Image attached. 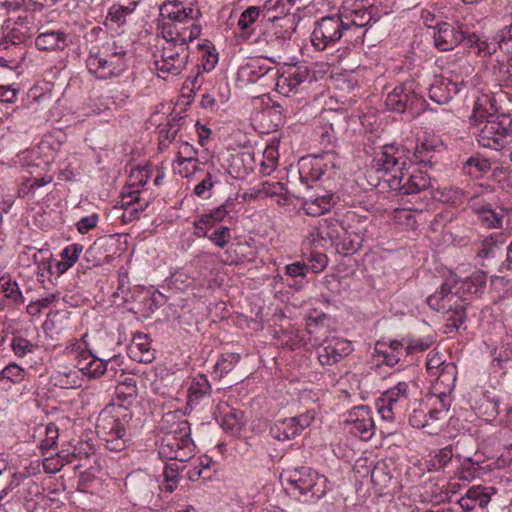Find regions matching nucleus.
I'll return each mask as SVG.
<instances>
[{
  "instance_id": "obj_1",
  "label": "nucleus",
  "mask_w": 512,
  "mask_h": 512,
  "mask_svg": "<svg viewBox=\"0 0 512 512\" xmlns=\"http://www.w3.org/2000/svg\"><path fill=\"white\" fill-rule=\"evenodd\" d=\"M496 98H477L470 120L485 125L478 134V143L484 148L500 150L510 142L512 118L509 114L498 113Z\"/></svg>"
},
{
  "instance_id": "obj_2",
  "label": "nucleus",
  "mask_w": 512,
  "mask_h": 512,
  "mask_svg": "<svg viewBox=\"0 0 512 512\" xmlns=\"http://www.w3.org/2000/svg\"><path fill=\"white\" fill-rule=\"evenodd\" d=\"M201 15L198 8L184 6L182 2H164L160 6V16L167 19L162 24L164 39L187 44L198 38L201 27L196 22Z\"/></svg>"
},
{
  "instance_id": "obj_3",
  "label": "nucleus",
  "mask_w": 512,
  "mask_h": 512,
  "mask_svg": "<svg viewBox=\"0 0 512 512\" xmlns=\"http://www.w3.org/2000/svg\"><path fill=\"white\" fill-rule=\"evenodd\" d=\"M126 65V50L116 41H107L90 50L86 60L88 71L99 79L118 75Z\"/></svg>"
},
{
  "instance_id": "obj_4",
  "label": "nucleus",
  "mask_w": 512,
  "mask_h": 512,
  "mask_svg": "<svg viewBox=\"0 0 512 512\" xmlns=\"http://www.w3.org/2000/svg\"><path fill=\"white\" fill-rule=\"evenodd\" d=\"M195 444L191 439V427L187 420H182L164 435L158 448L161 459L186 462L194 456Z\"/></svg>"
},
{
  "instance_id": "obj_5",
  "label": "nucleus",
  "mask_w": 512,
  "mask_h": 512,
  "mask_svg": "<svg viewBox=\"0 0 512 512\" xmlns=\"http://www.w3.org/2000/svg\"><path fill=\"white\" fill-rule=\"evenodd\" d=\"M264 10V21L259 24L263 40L271 42L289 39L295 26L292 17L285 12V3L282 0H267Z\"/></svg>"
},
{
  "instance_id": "obj_6",
  "label": "nucleus",
  "mask_w": 512,
  "mask_h": 512,
  "mask_svg": "<svg viewBox=\"0 0 512 512\" xmlns=\"http://www.w3.org/2000/svg\"><path fill=\"white\" fill-rule=\"evenodd\" d=\"M285 481L288 489L294 494L298 492L300 496L306 497L305 501L318 500L328 491V479L311 467L302 466L288 471Z\"/></svg>"
},
{
  "instance_id": "obj_7",
  "label": "nucleus",
  "mask_w": 512,
  "mask_h": 512,
  "mask_svg": "<svg viewBox=\"0 0 512 512\" xmlns=\"http://www.w3.org/2000/svg\"><path fill=\"white\" fill-rule=\"evenodd\" d=\"M342 37L351 40V35L343 17L339 14L321 18L311 34V43L319 51L338 42Z\"/></svg>"
},
{
  "instance_id": "obj_8",
  "label": "nucleus",
  "mask_w": 512,
  "mask_h": 512,
  "mask_svg": "<svg viewBox=\"0 0 512 512\" xmlns=\"http://www.w3.org/2000/svg\"><path fill=\"white\" fill-rule=\"evenodd\" d=\"M188 58L187 44L165 40L161 59L155 61V67L161 73L177 75L186 67Z\"/></svg>"
},
{
  "instance_id": "obj_9",
  "label": "nucleus",
  "mask_w": 512,
  "mask_h": 512,
  "mask_svg": "<svg viewBox=\"0 0 512 512\" xmlns=\"http://www.w3.org/2000/svg\"><path fill=\"white\" fill-rule=\"evenodd\" d=\"M258 102L254 103L252 116L255 120L266 125L268 129H277L284 124V108L282 104L273 100V98H256Z\"/></svg>"
},
{
  "instance_id": "obj_10",
  "label": "nucleus",
  "mask_w": 512,
  "mask_h": 512,
  "mask_svg": "<svg viewBox=\"0 0 512 512\" xmlns=\"http://www.w3.org/2000/svg\"><path fill=\"white\" fill-rule=\"evenodd\" d=\"M434 43L441 51H450L465 40V32L462 25L447 22L438 23L435 27Z\"/></svg>"
},
{
  "instance_id": "obj_11",
  "label": "nucleus",
  "mask_w": 512,
  "mask_h": 512,
  "mask_svg": "<svg viewBox=\"0 0 512 512\" xmlns=\"http://www.w3.org/2000/svg\"><path fill=\"white\" fill-rule=\"evenodd\" d=\"M342 231H344L342 223L337 218L329 216L318 220L309 237L312 238V243L329 241L333 245L340 239Z\"/></svg>"
},
{
  "instance_id": "obj_12",
  "label": "nucleus",
  "mask_w": 512,
  "mask_h": 512,
  "mask_svg": "<svg viewBox=\"0 0 512 512\" xmlns=\"http://www.w3.org/2000/svg\"><path fill=\"white\" fill-rule=\"evenodd\" d=\"M353 351L351 342L346 339H333L318 351V359L322 365H334Z\"/></svg>"
},
{
  "instance_id": "obj_13",
  "label": "nucleus",
  "mask_w": 512,
  "mask_h": 512,
  "mask_svg": "<svg viewBox=\"0 0 512 512\" xmlns=\"http://www.w3.org/2000/svg\"><path fill=\"white\" fill-rule=\"evenodd\" d=\"M35 38V46L41 51L64 50L69 45L68 34L62 30L42 27Z\"/></svg>"
},
{
  "instance_id": "obj_14",
  "label": "nucleus",
  "mask_w": 512,
  "mask_h": 512,
  "mask_svg": "<svg viewBox=\"0 0 512 512\" xmlns=\"http://www.w3.org/2000/svg\"><path fill=\"white\" fill-rule=\"evenodd\" d=\"M452 289L453 287L447 282H444L439 290L427 297L426 303L435 311H445L449 313V310L455 307V303H460V300H466V298L457 296Z\"/></svg>"
},
{
  "instance_id": "obj_15",
  "label": "nucleus",
  "mask_w": 512,
  "mask_h": 512,
  "mask_svg": "<svg viewBox=\"0 0 512 512\" xmlns=\"http://www.w3.org/2000/svg\"><path fill=\"white\" fill-rule=\"evenodd\" d=\"M487 275L484 271L473 272L469 277L455 282L453 288L457 296L465 298V295L481 296L486 288Z\"/></svg>"
},
{
  "instance_id": "obj_16",
  "label": "nucleus",
  "mask_w": 512,
  "mask_h": 512,
  "mask_svg": "<svg viewBox=\"0 0 512 512\" xmlns=\"http://www.w3.org/2000/svg\"><path fill=\"white\" fill-rule=\"evenodd\" d=\"M300 180L309 186V182L318 181L326 172L327 165L321 156L302 157L299 161Z\"/></svg>"
},
{
  "instance_id": "obj_17",
  "label": "nucleus",
  "mask_w": 512,
  "mask_h": 512,
  "mask_svg": "<svg viewBox=\"0 0 512 512\" xmlns=\"http://www.w3.org/2000/svg\"><path fill=\"white\" fill-rule=\"evenodd\" d=\"M96 432L104 441L122 433L127 435L123 421L116 416L101 414L97 420Z\"/></svg>"
},
{
  "instance_id": "obj_18",
  "label": "nucleus",
  "mask_w": 512,
  "mask_h": 512,
  "mask_svg": "<svg viewBox=\"0 0 512 512\" xmlns=\"http://www.w3.org/2000/svg\"><path fill=\"white\" fill-rule=\"evenodd\" d=\"M269 435L280 442L290 441L301 435L292 417L278 419L269 425Z\"/></svg>"
},
{
  "instance_id": "obj_19",
  "label": "nucleus",
  "mask_w": 512,
  "mask_h": 512,
  "mask_svg": "<svg viewBox=\"0 0 512 512\" xmlns=\"http://www.w3.org/2000/svg\"><path fill=\"white\" fill-rule=\"evenodd\" d=\"M480 224L486 228H502L504 219L503 208H493L490 203L474 205Z\"/></svg>"
},
{
  "instance_id": "obj_20",
  "label": "nucleus",
  "mask_w": 512,
  "mask_h": 512,
  "mask_svg": "<svg viewBox=\"0 0 512 512\" xmlns=\"http://www.w3.org/2000/svg\"><path fill=\"white\" fill-rule=\"evenodd\" d=\"M350 421L353 422V429L361 438L369 439L373 435L374 422L368 416V408L366 406L355 407L349 413Z\"/></svg>"
},
{
  "instance_id": "obj_21",
  "label": "nucleus",
  "mask_w": 512,
  "mask_h": 512,
  "mask_svg": "<svg viewBox=\"0 0 512 512\" xmlns=\"http://www.w3.org/2000/svg\"><path fill=\"white\" fill-rule=\"evenodd\" d=\"M408 400V384L399 382L396 386L385 391L379 398L380 403H385L398 411L404 410L403 402Z\"/></svg>"
},
{
  "instance_id": "obj_22",
  "label": "nucleus",
  "mask_w": 512,
  "mask_h": 512,
  "mask_svg": "<svg viewBox=\"0 0 512 512\" xmlns=\"http://www.w3.org/2000/svg\"><path fill=\"white\" fill-rule=\"evenodd\" d=\"M137 3L134 1H128L127 4L124 3H115L113 4L108 11L106 16L105 25L113 28L121 27L126 23V17L130 15Z\"/></svg>"
},
{
  "instance_id": "obj_23",
  "label": "nucleus",
  "mask_w": 512,
  "mask_h": 512,
  "mask_svg": "<svg viewBox=\"0 0 512 512\" xmlns=\"http://www.w3.org/2000/svg\"><path fill=\"white\" fill-rule=\"evenodd\" d=\"M431 177L427 171L421 169L413 172L407 182L401 185L399 188L403 194H416L424 190L432 188Z\"/></svg>"
},
{
  "instance_id": "obj_24",
  "label": "nucleus",
  "mask_w": 512,
  "mask_h": 512,
  "mask_svg": "<svg viewBox=\"0 0 512 512\" xmlns=\"http://www.w3.org/2000/svg\"><path fill=\"white\" fill-rule=\"evenodd\" d=\"M339 200V196L334 193H326L306 201L304 209L308 215L317 216L329 211Z\"/></svg>"
},
{
  "instance_id": "obj_25",
  "label": "nucleus",
  "mask_w": 512,
  "mask_h": 512,
  "mask_svg": "<svg viewBox=\"0 0 512 512\" xmlns=\"http://www.w3.org/2000/svg\"><path fill=\"white\" fill-rule=\"evenodd\" d=\"M177 119V114L173 115L170 113L167 122L158 125V146L160 150L168 148L169 144L175 139L179 130L178 128H175ZM180 119H182V117H179V120Z\"/></svg>"
},
{
  "instance_id": "obj_26",
  "label": "nucleus",
  "mask_w": 512,
  "mask_h": 512,
  "mask_svg": "<svg viewBox=\"0 0 512 512\" xmlns=\"http://www.w3.org/2000/svg\"><path fill=\"white\" fill-rule=\"evenodd\" d=\"M465 41L467 47L474 49L479 57H489L500 48V40L498 42H489L486 39H481L475 33L465 36Z\"/></svg>"
},
{
  "instance_id": "obj_27",
  "label": "nucleus",
  "mask_w": 512,
  "mask_h": 512,
  "mask_svg": "<svg viewBox=\"0 0 512 512\" xmlns=\"http://www.w3.org/2000/svg\"><path fill=\"white\" fill-rule=\"evenodd\" d=\"M211 385L204 374L195 376L188 389V402L198 403L203 397L211 394Z\"/></svg>"
},
{
  "instance_id": "obj_28",
  "label": "nucleus",
  "mask_w": 512,
  "mask_h": 512,
  "mask_svg": "<svg viewBox=\"0 0 512 512\" xmlns=\"http://www.w3.org/2000/svg\"><path fill=\"white\" fill-rule=\"evenodd\" d=\"M400 151V146L395 143L385 144L381 158L377 160L379 170L391 171L399 164L400 157L396 156Z\"/></svg>"
},
{
  "instance_id": "obj_29",
  "label": "nucleus",
  "mask_w": 512,
  "mask_h": 512,
  "mask_svg": "<svg viewBox=\"0 0 512 512\" xmlns=\"http://www.w3.org/2000/svg\"><path fill=\"white\" fill-rule=\"evenodd\" d=\"M392 474L388 464L385 461H378L371 470V481L380 489H385L392 481Z\"/></svg>"
},
{
  "instance_id": "obj_30",
  "label": "nucleus",
  "mask_w": 512,
  "mask_h": 512,
  "mask_svg": "<svg viewBox=\"0 0 512 512\" xmlns=\"http://www.w3.org/2000/svg\"><path fill=\"white\" fill-rule=\"evenodd\" d=\"M287 75H281L277 82V86L287 85L292 91L296 86L300 85L307 77L308 72L306 67L291 66Z\"/></svg>"
},
{
  "instance_id": "obj_31",
  "label": "nucleus",
  "mask_w": 512,
  "mask_h": 512,
  "mask_svg": "<svg viewBox=\"0 0 512 512\" xmlns=\"http://www.w3.org/2000/svg\"><path fill=\"white\" fill-rule=\"evenodd\" d=\"M115 393L119 400L131 403L138 394L136 380L133 377L126 376L123 380L119 381Z\"/></svg>"
},
{
  "instance_id": "obj_32",
  "label": "nucleus",
  "mask_w": 512,
  "mask_h": 512,
  "mask_svg": "<svg viewBox=\"0 0 512 512\" xmlns=\"http://www.w3.org/2000/svg\"><path fill=\"white\" fill-rule=\"evenodd\" d=\"M264 4L262 6H250L244 10L238 20V28L242 31L249 29L254 23L258 21H264Z\"/></svg>"
},
{
  "instance_id": "obj_33",
  "label": "nucleus",
  "mask_w": 512,
  "mask_h": 512,
  "mask_svg": "<svg viewBox=\"0 0 512 512\" xmlns=\"http://www.w3.org/2000/svg\"><path fill=\"white\" fill-rule=\"evenodd\" d=\"M467 305V300H460V303H455V307L449 310L450 316L448 318V323L445 326L447 333L457 330L465 322V310Z\"/></svg>"
},
{
  "instance_id": "obj_34",
  "label": "nucleus",
  "mask_w": 512,
  "mask_h": 512,
  "mask_svg": "<svg viewBox=\"0 0 512 512\" xmlns=\"http://www.w3.org/2000/svg\"><path fill=\"white\" fill-rule=\"evenodd\" d=\"M152 168L150 165H145L143 167H136L131 170L130 173V183L125 188V191L127 190H136L140 187H143L150 179L152 175Z\"/></svg>"
},
{
  "instance_id": "obj_35",
  "label": "nucleus",
  "mask_w": 512,
  "mask_h": 512,
  "mask_svg": "<svg viewBox=\"0 0 512 512\" xmlns=\"http://www.w3.org/2000/svg\"><path fill=\"white\" fill-rule=\"evenodd\" d=\"M373 6L372 0H343L339 15L344 20L351 18L353 14Z\"/></svg>"
},
{
  "instance_id": "obj_36",
  "label": "nucleus",
  "mask_w": 512,
  "mask_h": 512,
  "mask_svg": "<svg viewBox=\"0 0 512 512\" xmlns=\"http://www.w3.org/2000/svg\"><path fill=\"white\" fill-rule=\"evenodd\" d=\"M373 10L374 8L371 6L370 8L353 14L351 18L346 19L345 23L348 27L349 33L351 34L352 31L358 30L368 25L373 19Z\"/></svg>"
},
{
  "instance_id": "obj_37",
  "label": "nucleus",
  "mask_w": 512,
  "mask_h": 512,
  "mask_svg": "<svg viewBox=\"0 0 512 512\" xmlns=\"http://www.w3.org/2000/svg\"><path fill=\"white\" fill-rule=\"evenodd\" d=\"M241 419V412L231 411L229 413H225L222 416L220 426L225 432L230 433L231 435H235L240 433L242 430L243 424Z\"/></svg>"
},
{
  "instance_id": "obj_38",
  "label": "nucleus",
  "mask_w": 512,
  "mask_h": 512,
  "mask_svg": "<svg viewBox=\"0 0 512 512\" xmlns=\"http://www.w3.org/2000/svg\"><path fill=\"white\" fill-rule=\"evenodd\" d=\"M108 361H103L92 354L88 366H81L80 371L89 378H97L108 371Z\"/></svg>"
},
{
  "instance_id": "obj_39",
  "label": "nucleus",
  "mask_w": 512,
  "mask_h": 512,
  "mask_svg": "<svg viewBox=\"0 0 512 512\" xmlns=\"http://www.w3.org/2000/svg\"><path fill=\"white\" fill-rule=\"evenodd\" d=\"M140 193L141 191L139 189L122 192L123 200L126 199L124 205L136 207L139 213L144 211L151 202L150 198L146 199L141 197Z\"/></svg>"
},
{
  "instance_id": "obj_40",
  "label": "nucleus",
  "mask_w": 512,
  "mask_h": 512,
  "mask_svg": "<svg viewBox=\"0 0 512 512\" xmlns=\"http://www.w3.org/2000/svg\"><path fill=\"white\" fill-rule=\"evenodd\" d=\"M39 253L49 254L48 257L42 258L39 268L47 269L50 274H57L58 276H60L64 274L69 268H71L68 263H65L61 260L52 263L51 254L49 253V250H40Z\"/></svg>"
},
{
  "instance_id": "obj_41",
  "label": "nucleus",
  "mask_w": 512,
  "mask_h": 512,
  "mask_svg": "<svg viewBox=\"0 0 512 512\" xmlns=\"http://www.w3.org/2000/svg\"><path fill=\"white\" fill-rule=\"evenodd\" d=\"M10 347L17 357H24L27 354L34 352L37 345L21 336H13Z\"/></svg>"
},
{
  "instance_id": "obj_42",
  "label": "nucleus",
  "mask_w": 512,
  "mask_h": 512,
  "mask_svg": "<svg viewBox=\"0 0 512 512\" xmlns=\"http://www.w3.org/2000/svg\"><path fill=\"white\" fill-rule=\"evenodd\" d=\"M437 373L440 383L448 388L454 387L457 378V367L455 363L446 362Z\"/></svg>"
},
{
  "instance_id": "obj_43",
  "label": "nucleus",
  "mask_w": 512,
  "mask_h": 512,
  "mask_svg": "<svg viewBox=\"0 0 512 512\" xmlns=\"http://www.w3.org/2000/svg\"><path fill=\"white\" fill-rule=\"evenodd\" d=\"M309 271V266L304 262H294L285 266V274L295 280V283L302 286L303 279Z\"/></svg>"
},
{
  "instance_id": "obj_44",
  "label": "nucleus",
  "mask_w": 512,
  "mask_h": 512,
  "mask_svg": "<svg viewBox=\"0 0 512 512\" xmlns=\"http://www.w3.org/2000/svg\"><path fill=\"white\" fill-rule=\"evenodd\" d=\"M487 490H493L494 488H485V487H472L467 491V496L469 499L474 502V504L479 505L481 508H484L488 505L490 502V494L487 492Z\"/></svg>"
},
{
  "instance_id": "obj_45",
  "label": "nucleus",
  "mask_w": 512,
  "mask_h": 512,
  "mask_svg": "<svg viewBox=\"0 0 512 512\" xmlns=\"http://www.w3.org/2000/svg\"><path fill=\"white\" fill-rule=\"evenodd\" d=\"M208 239L217 247H225L231 239V230L227 226H220L209 234Z\"/></svg>"
},
{
  "instance_id": "obj_46",
  "label": "nucleus",
  "mask_w": 512,
  "mask_h": 512,
  "mask_svg": "<svg viewBox=\"0 0 512 512\" xmlns=\"http://www.w3.org/2000/svg\"><path fill=\"white\" fill-rule=\"evenodd\" d=\"M82 251L83 245L78 243L70 244L61 251V261L68 263L69 266L72 267L78 260Z\"/></svg>"
},
{
  "instance_id": "obj_47",
  "label": "nucleus",
  "mask_w": 512,
  "mask_h": 512,
  "mask_svg": "<svg viewBox=\"0 0 512 512\" xmlns=\"http://www.w3.org/2000/svg\"><path fill=\"white\" fill-rule=\"evenodd\" d=\"M240 164L244 168V173L248 174L254 171L255 160L254 154L251 152H240L233 158L232 166L240 167Z\"/></svg>"
},
{
  "instance_id": "obj_48",
  "label": "nucleus",
  "mask_w": 512,
  "mask_h": 512,
  "mask_svg": "<svg viewBox=\"0 0 512 512\" xmlns=\"http://www.w3.org/2000/svg\"><path fill=\"white\" fill-rule=\"evenodd\" d=\"M25 370L15 363L7 365L1 372L0 378L8 379L13 383H19L24 379Z\"/></svg>"
},
{
  "instance_id": "obj_49",
  "label": "nucleus",
  "mask_w": 512,
  "mask_h": 512,
  "mask_svg": "<svg viewBox=\"0 0 512 512\" xmlns=\"http://www.w3.org/2000/svg\"><path fill=\"white\" fill-rule=\"evenodd\" d=\"M240 359L241 356L238 353H226L222 355L216 366L221 370V373H228L240 361Z\"/></svg>"
},
{
  "instance_id": "obj_50",
  "label": "nucleus",
  "mask_w": 512,
  "mask_h": 512,
  "mask_svg": "<svg viewBox=\"0 0 512 512\" xmlns=\"http://www.w3.org/2000/svg\"><path fill=\"white\" fill-rule=\"evenodd\" d=\"M310 263L309 270L313 273H320L326 268L328 257L324 253L313 252L311 253Z\"/></svg>"
},
{
  "instance_id": "obj_51",
  "label": "nucleus",
  "mask_w": 512,
  "mask_h": 512,
  "mask_svg": "<svg viewBox=\"0 0 512 512\" xmlns=\"http://www.w3.org/2000/svg\"><path fill=\"white\" fill-rule=\"evenodd\" d=\"M0 290L5 293V296L14 302L22 300V293L16 282L6 281L4 284H0Z\"/></svg>"
},
{
  "instance_id": "obj_52",
  "label": "nucleus",
  "mask_w": 512,
  "mask_h": 512,
  "mask_svg": "<svg viewBox=\"0 0 512 512\" xmlns=\"http://www.w3.org/2000/svg\"><path fill=\"white\" fill-rule=\"evenodd\" d=\"M233 207H234L233 200L228 199L225 203L216 207L210 213H207V214L210 216V218L215 220L216 223H219L227 216V214L230 212V210Z\"/></svg>"
},
{
  "instance_id": "obj_53",
  "label": "nucleus",
  "mask_w": 512,
  "mask_h": 512,
  "mask_svg": "<svg viewBox=\"0 0 512 512\" xmlns=\"http://www.w3.org/2000/svg\"><path fill=\"white\" fill-rule=\"evenodd\" d=\"M444 364H446V362L438 352H429L426 368L431 375H435Z\"/></svg>"
},
{
  "instance_id": "obj_54",
  "label": "nucleus",
  "mask_w": 512,
  "mask_h": 512,
  "mask_svg": "<svg viewBox=\"0 0 512 512\" xmlns=\"http://www.w3.org/2000/svg\"><path fill=\"white\" fill-rule=\"evenodd\" d=\"M361 240H355V239H344L342 243L340 244V248H338V252L342 254L343 256H348L355 254L361 249Z\"/></svg>"
},
{
  "instance_id": "obj_55",
  "label": "nucleus",
  "mask_w": 512,
  "mask_h": 512,
  "mask_svg": "<svg viewBox=\"0 0 512 512\" xmlns=\"http://www.w3.org/2000/svg\"><path fill=\"white\" fill-rule=\"evenodd\" d=\"M315 411L314 410H307L304 413H301L299 415L293 416L297 427L299 428V431L302 433L306 428H308L315 419Z\"/></svg>"
},
{
  "instance_id": "obj_56",
  "label": "nucleus",
  "mask_w": 512,
  "mask_h": 512,
  "mask_svg": "<svg viewBox=\"0 0 512 512\" xmlns=\"http://www.w3.org/2000/svg\"><path fill=\"white\" fill-rule=\"evenodd\" d=\"M408 421L414 428H424L428 423V415L423 409H414Z\"/></svg>"
},
{
  "instance_id": "obj_57",
  "label": "nucleus",
  "mask_w": 512,
  "mask_h": 512,
  "mask_svg": "<svg viewBox=\"0 0 512 512\" xmlns=\"http://www.w3.org/2000/svg\"><path fill=\"white\" fill-rule=\"evenodd\" d=\"M184 469V466L177 462L167 463L164 470L165 482H172L176 484L179 480V472Z\"/></svg>"
},
{
  "instance_id": "obj_58",
  "label": "nucleus",
  "mask_w": 512,
  "mask_h": 512,
  "mask_svg": "<svg viewBox=\"0 0 512 512\" xmlns=\"http://www.w3.org/2000/svg\"><path fill=\"white\" fill-rule=\"evenodd\" d=\"M98 220L99 217L95 213L90 216L81 218L76 224L78 232L81 234L88 233L91 229L96 227Z\"/></svg>"
},
{
  "instance_id": "obj_59",
  "label": "nucleus",
  "mask_w": 512,
  "mask_h": 512,
  "mask_svg": "<svg viewBox=\"0 0 512 512\" xmlns=\"http://www.w3.org/2000/svg\"><path fill=\"white\" fill-rule=\"evenodd\" d=\"M214 186V181L212 180V174L207 173L206 177L195 186L194 194L200 198H209L206 195V192L210 191Z\"/></svg>"
},
{
  "instance_id": "obj_60",
  "label": "nucleus",
  "mask_w": 512,
  "mask_h": 512,
  "mask_svg": "<svg viewBox=\"0 0 512 512\" xmlns=\"http://www.w3.org/2000/svg\"><path fill=\"white\" fill-rule=\"evenodd\" d=\"M125 437H126V435H122V433H121V434L116 435L110 439L105 440L106 447L111 451H116V452L122 451L126 446Z\"/></svg>"
},
{
  "instance_id": "obj_61",
  "label": "nucleus",
  "mask_w": 512,
  "mask_h": 512,
  "mask_svg": "<svg viewBox=\"0 0 512 512\" xmlns=\"http://www.w3.org/2000/svg\"><path fill=\"white\" fill-rule=\"evenodd\" d=\"M496 248L497 245L494 237H486L482 243V248L479 250V255L482 257L494 256Z\"/></svg>"
},
{
  "instance_id": "obj_62",
  "label": "nucleus",
  "mask_w": 512,
  "mask_h": 512,
  "mask_svg": "<svg viewBox=\"0 0 512 512\" xmlns=\"http://www.w3.org/2000/svg\"><path fill=\"white\" fill-rule=\"evenodd\" d=\"M385 105L391 111L403 113L407 108V100L403 101L402 98H385Z\"/></svg>"
},
{
  "instance_id": "obj_63",
  "label": "nucleus",
  "mask_w": 512,
  "mask_h": 512,
  "mask_svg": "<svg viewBox=\"0 0 512 512\" xmlns=\"http://www.w3.org/2000/svg\"><path fill=\"white\" fill-rule=\"evenodd\" d=\"M91 454H94V451L88 443H79L72 452V456L80 460L87 459Z\"/></svg>"
},
{
  "instance_id": "obj_64",
  "label": "nucleus",
  "mask_w": 512,
  "mask_h": 512,
  "mask_svg": "<svg viewBox=\"0 0 512 512\" xmlns=\"http://www.w3.org/2000/svg\"><path fill=\"white\" fill-rule=\"evenodd\" d=\"M466 165L476 167L480 172H487L491 168V163L488 159H481L478 157H470L466 161Z\"/></svg>"
}]
</instances>
